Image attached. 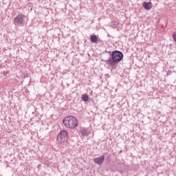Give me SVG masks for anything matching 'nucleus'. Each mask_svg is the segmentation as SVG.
<instances>
[{
    "label": "nucleus",
    "instance_id": "1",
    "mask_svg": "<svg viewBox=\"0 0 176 176\" xmlns=\"http://www.w3.org/2000/svg\"><path fill=\"white\" fill-rule=\"evenodd\" d=\"M110 56L109 59L107 60H102V61H104L106 63V64H108L110 65V67H115L116 64H119L122 60H123V53L120 51H113V52H109Z\"/></svg>",
    "mask_w": 176,
    "mask_h": 176
},
{
    "label": "nucleus",
    "instance_id": "2",
    "mask_svg": "<svg viewBox=\"0 0 176 176\" xmlns=\"http://www.w3.org/2000/svg\"><path fill=\"white\" fill-rule=\"evenodd\" d=\"M63 124L67 129H76L78 127V118L74 116H67L64 118Z\"/></svg>",
    "mask_w": 176,
    "mask_h": 176
},
{
    "label": "nucleus",
    "instance_id": "3",
    "mask_svg": "<svg viewBox=\"0 0 176 176\" xmlns=\"http://www.w3.org/2000/svg\"><path fill=\"white\" fill-rule=\"evenodd\" d=\"M25 19V15L23 14H19L14 19V24L15 25H19L23 27L24 25V19Z\"/></svg>",
    "mask_w": 176,
    "mask_h": 176
},
{
    "label": "nucleus",
    "instance_id": "4",
    "mask_svg": "<svg viewBox=\"0 0 176 176\" xmlns=\"http://www.w3.org/2000/svg\"><path fill=\"white\" fill-rule=\"evenodd\" d=\"M67 138H68V133L63 130L58 133L57 140L59 142H64Z\"/></svg>",
    "mask_w": 176,
    "mask_h": 176
},
{
    "label": "nucleus",
    "instance_id": "5",
    "mask_svg": "<svg viewBox=\"0 0 176 176\" xmlns=\"http://www.w3.org/2000/svg\"><path fill=\"white\" fill-rule=\"evenodd\" d=\"M104 160H105V155H101L100 157L95 158L94 160V162L96 164H99V166H101V164H102V163H104Z\"/></svg>",
    "mask_w": 176,
    "mask_h": 176
},
{
    "label": "nucleus",
    "instance_id": "6",
    "mask_svg": "<svg viewBox=\"0 0 176 176\" xmlns=\"http://www.w3.org/2000/svg\"><path fill=\"white\" fill-rule=\"evenodd\" d=\"M142 6L143 8L145 9V10H151V9H152L153 7V4L152 2H143L142 3Z\"/></svg>",
    "mask_w": 176,
    "mask_h": 176
},
{
    "label": "nucleus",
    "instance_id": "7",
    "mask_svg": "<svg viewBox=\"0 0 176 176\" xmlns=\"http://www.w3.org/2000/svg\"><path fill=\"white\" fill-rule=\"evenodd\" d=\"M98 41V37H97L96 34L90 36V42H91V43H97Z\"/></svg>",
    "mask_w": 176,
    "mask_h": 176
},
{
    "label": "nucleus",
    "instance_id": "8",
    "mask_svg": "<svg viewBox=\"0 0 176 176\" xmlns=\"http://www.w3.org/2000/svg\"><path fill=\"white\" fill-rule=\"evenodd\" d=\"M80 133H81V135H82V137H86V135H87V129H82L80 131Z\"/></svg>",
    "mask_w": 176,
    "mask_h": 176
},
{
    "label": "nucleus",
    "instance_id": "9",
    "mask_svg": "<svg viewBox=\"0 0 176 176\" xmlns=\"http://www.w3.org/2000/svg\"><path fill=\"white\" fill-rule=\"evenodd\" d=\"M81 99L82 101H85V102H87V101H89V96L87 94H82Z\"/></svg>",
    "mask_w": 176,
    "mask_h": 176
},
{
    "label": "nucleus",
    "instance_id": "10",
    "mask_svg": "<svg viewBox=\"0 0 176 176\" xmlns=\"http://www.w3.org/2000/svg\"><path fill=\"white\" fill-rule=\"evenodd\" d=\"M172 38L176 42V32L173 33Z\"/></svg>",
    "mask_w": 176,
    "mask_h": 176
},
{
    "label": "nucleus",
    "instance_id": "11",
    "mask_svg": "<svg viewBox=\"0 0 176 176\" xmlns=\"http://www.w3.org/2000/svg\"><path fill=\"white\" fill-rule=\"evenodd\" d=\"M171 74H173V72H171V70H168V72L166 73V75L168 76L171 75Z\"/></svg>",
    "mask_w": 176,
    "mask_h": 176
},
{
    "label": "nucleus",
    "instance_id": "12",
    "mask_svg": "<svg viewBox=\"0 0 176 176\" xmlns=\"http://www.w3.org/2000/svg\"><path fill=\"white\" fill-rule=\"evenodd\" d=\"M119 25V23H116V24H115L116 27V25Z\"/></svg>",
    "mask_w": 176,
    "mask_h": 176
}]
</instances>
